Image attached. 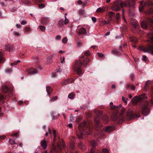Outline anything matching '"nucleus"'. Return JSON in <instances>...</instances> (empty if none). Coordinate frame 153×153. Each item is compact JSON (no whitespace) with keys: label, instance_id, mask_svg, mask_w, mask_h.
Wrapping results in <instances>:
<instances>
[{"label":"nucleus","instance_id":"1","mask_svg":"<svg viewBox=\"0 0 153 153\" xmlns=\"http://www.w3.org/2000/svg\"><path fill=\"white\" fill-rule=\"evenodd\" d=\"M89 126L87 122H85L79 124V128L80 134V135L78 136L79 139L82 138L83 136L88 135L91 133Z\"/></svg>","mask_w":153,"mask_h":153},{"label":"nucleus","instance_id":"2","mask_svg":"<svg viewBox=\"0 0 153 153\" xmlns=\"http://www.w3.org/2000/svg\"><path fill=\"white\" fill-rule=\"evenodd\" d=\"M139 107L142 110V113L144 115H147L149 112V110L148 107V101L145 100L142 101L140 104Z\"/></svg>","mask_w":153,"mask_h":153},{"label":"nucleus","instance_id":"3","mask_svg":"<svg viewBox=\"0 0 153 153\" xmlns=\"http://www.w3.org/2000/svg\"><path fill=\"white\" fill-rule=\"evenodd\" d=\"M139 49L144 52V53H151L153 55V46L148 45L146 46H142L139 47Z\"/></svg>","mask_w":153,"mask_h":153},{"label":"nucleus","instance_id":"4","mask_svg":"<svg viewBox=\"0 0 153 153\" xmlns=\"http://www.w3.org/2000/svg\"><path fill=\"white\" fill-rule=\"evenodd\" d=\"M147 98L146 95L144 94L143 95L139 96H136L133 98L131 101L134 105H136L140 100H142V101L145 100V99Z\"/></svg>","mask_w":153,"mask_h":153},{"label":"nucleus","instance_id":"5","mask_svg":"<svg viewBox=\"0 0 153 153\" xmlns=\"http://www.w3.org/2000/svg\"><path fill=\"white\" fill-rule=\"evenodd\" d=\"M134 0H131V1L128 0L126 2H122L121 0H120L119 2L120 3V7L122 8H123L124 7H131L133 6L134 4L132 3V4H130L131 2H134Z\"/></svg>","mask_w":153,"mask_h":153},{"label":"nucleus","instance_id":"6","mask_svg":"<svg viewBox=\"0 0 153 153\" xmlns=\"http://www.w3.org/2000/svg\"><path fill=\"white\" fill-rule=\"evenodd\" d=\"M120 0H117L114 3L112 7V9L116 11H118L120 10V6L119 1Z\"/></svg>","mask_w":153,"mask_h":153},{"label":"nucleus","instance_id":"7","mask_svg":"<svg viewBox=\"0 0 153 153\" xmlns=\"http://www.w3.org/2000/svg\"><path fill=\"white\" fill-rule=\"evenodd\" d=\"M127 116L128 120H131L139 117V116H137L133 113V111L131 109H128L127 113Z\"/></svg>","mask_w":153,"mask_h":153},{"label":"nucleus","instance_id":"8","mask_svg":"<svg viewBox=\"0 0 153 153\" xmlns=\"http://www.w3.org/2000/svg\"><path fill=\"white\" fill-rule=\"evenodd\" d=\"M89 62V59L87 58H85L83 60V62H82L80 60L77 61L76 62V67H77L79 65L85 66L87 63Z\"/></svg>","mask_w":153,"mask_h":153},{"label":"nucleus","instance_id":"9","mask_svg":"<svg viewBox=\"0 0 153 153\" xmlns=\"http://www.w3.org/2000/svg\"><path fill=\"white\" fill-rule=\"evenodd\" d=\"M76 62L75 63V64L74 66L73 67V70L76 71V72L77 73L78 75H80L82 74V71L80 69V67L81 65H79L77 67H76Z\"/></svg>","mask_w":153,"mask_h":153},{"label":"nucleus","instance_id":"10","mask_svg":"<svg viewBox=\"0 0 153 153\" xmlns=\"http://www.w3.org/2000/svg\"><path fill=\"white\" fill-rule=\"evenodd\" d=\"M26 71L30 74H33L37 73V71L35 69L33 68H28L26 70Z\"/></svg>","mask_w":153,"mask_h":153},{"label":"nucleus","instance_id":"11","mask_svg":"<svg viewBox=\"0 0 153 153\" xmlns=\"http://www.w3.org/2000/svg\"><path fill=\"white\" fill-rule=\"evenodd\" d=\"M94 121L97 124L96 129L97 130H99V128L101 126V124L100 123L99 117H97L94 120Z\"/></svg>","mask_w":153,"mask_h":153},{"label":"nucleus","instance_id":"12","mask_svg":"<svg viewBox=\"0 0 153 153\" xmlns=\"http://www.w3.org/2000/svg\"><path fill=\"white\" fill-rule=\"evenodd\" d=\"M49 19L48 18L43 17L42 18L41 22L42 24L46 25L49 23Z\"/></svg>","mask_w":153,"mask_h":153},{"label":"nucleus","instance_id":"13","mask_svg":"<svg viewBox=\"0 0 153 153\" xmlns=\"http://www.w3.org/2000/svg\"><path fill=\"white\" fill-rule=\"evenodd\" d=\"M78 33L80 35H85L86 33V30L83 27H81L78 29Z\"/></svg>","mask_w":153,"mask_h":153},{"label":"nucleus","instance_id":"14","mask_svg":"<svg viewBox=\"0 0 153 153\" xmlns=\"http://www.w3.org/2000/svg\"><path fill=\"white\" fill-rule=\"evenodd\" d=\"M148 36L149 37H150V39L149 40H148V42H149L153 45V33H149L148 34Z\"/></svg>","mask_w":153,"mask_h":153},{"label":"nucleus","instance_id":"15","mask_svg":"<svg viewBox=\"0 0 153 153\" xmlns=\"http://www.w3.org/2000/svg\"><path fill=\"white\" fill-rule=\"evenodd\" d=\"M41 146L43 149H45L47 147L46 141L45 140H42L40 143Z\"/></svg>","mask_w":153,"mask_h":153},{"label":"nucleus","instance_id":"16","mask_svg":"<svg viewBox=\"0 0 153 153\" xmlns=\"http://www.w3.org/2000/svg\"><path fill=\"white\" fill-rule=\"evenodd\" d=\"M114 130V128L112 126L107 127L105 129V131L108 133H109Z\"/></svg>","mask_w":153,"mask_h":153},{"label":"nucleus","instance_id":"17","mask_svg":"<svg viewBox=\"0 0 153 153\" xmlns=\"http://www.w3.org/2000/svg\"><path fill=\"white\" fill-rule=\"evenodd\" d=\"M105 8L104 7H100L97 9L96 12L97 13H102L105 11Z\"/></svg>","mask_w":153,"mask_h":153},{"label":"nucleus","instance_id":"18","mask_svg":"<svg viewBox=\"0 0 153 153\" xmlns=\"http://www.w3.org/2000/svg\"><path fill=\"white\" fill-rule=\"evenodd\" d=\"M153 82V80H148L145 83V89L149 87V85L151 84Z\"/></svg>","mask_w":153,"mask_h":153},{"label":"nucleus","instance_id":"19","mask_svg":"<svg viewBox=\"0 0 153 153\" xmlns=\"http://www.w3.org/2000/svg\"><path fill=\"white\" fill-rule=\"evenodd\" d=\"M94 112L97 114V117H99V115H102V111H99L97 109L95 110Z\"/></svg>","mask_w":153,"mask_h":153},{"label":"nucleus","instance_id":"20","mask_svg":"<svg viewBox=\"0 0 153 153\" xmlns=\"http://www.w3.org/2000/svg\"><path fill=\"white\" fill-rule=\"evenodd\" d=\"M102 120L105 123H107L108 122V118L107 115L104 116L102 118Z\"/></svg>","mask_w":153,"mask_h":153},{"label":"nucleus","instance_id":"21","mask_svg":"<svg viewBox=\"0 0 153 153\" xmlns=\"http://www.w3.org/2000/svg\"><path fill=\"white\" fill-rule=\"evenodd\" d=\"M46 91L49 96V94H50L52 91V88L49 86H46Z\"/></svg>","mask_w":153,"mask_h":153},{"label":"nucleus","instance_id":"22","mask_svg":"<svg viewBox=\"0 0 153 153\" xmlns=\"http://www.w3.org/2000/svg\"><path fill=\"white\" fill-rule=\"evenodd\" d=\"M59 147L60 148H63L65 146V144L63 140H62L61 142H59L58 144Z\"/></svg>","mask_w":153,"mask_h":153},{"label":"nucleus","instance_id":"23","mask_svg":"<svg viewBox=\"0 0 153 153\" xmlns=\"http://www.w3.org/2000/svg\"><path fill=\"white\" fill-rule=\"evenodd\" d=\"M4 96L0 94V104H3L4 102Z\"/></svg>","mask_w":153,"mask_h":153},{"label":"nucleus","instance_id":"24","mask_svg":"<svg viewBox=\"0 0 153 153\" xmlns=\"http://www.w3.org/2000/svg\"><path fill=\"white\" fill-rule=\"evenodd\" d=\"M52 116L53 119H56L59 117V115L56 113L53 112L52 113Z\"/></svg>","mask_w":153,"mask_h":153},{"label":"nucleus","instance_id":"25","mask_svg":"<svg viewBox=\"0 0 153 153\" xmlns=\"http://www.w3.org/2000/svg\"><path fill=\"white\" fill-rule=\"evenodd\" d=\"M109 105L111 109H115L118 108V106H117L114 105L112 102H110Z\"/></svg>","mask_w":153,"mask_h":153},{"label":"nucleus","instance_id":"26","mask_svg":"<svg viewBox=\"0 0 153 153\" xmlns=\"http://www.w3.org/2000/svg\"><path fill=\"white\" fill-rule=\"evenodd\" d=\"M108 16L111 18H112L114 17L115 16V14L113 12L111 11L108 13L107 14Z\"/></svg>","mask_w":153,"mask_h":153},{"label":"nucleus","instance_id":"27","mask_svg":"<svg viewBox=\"0 0 153 153\" xmlns=\"http://www.w3.org/2000/svg\"><path fill=\"white\" fill-rule=\"evenodd\" d=\"M15 139L13 138V139H10L9 140V141L10 143L12 145L14 144H17L15 142Z\"/></svg>","mask_w":153,"mask_h":153},{"label":"nucleus","instance_id":"28","mask_svg":"<svg viewBox=\"0 0 153 153\" xmlns=\"http://www.w3.org/2000/svg\"><path fill=\"white\" fill-rule=\"evenodd\" d=\"M141 26L142 28L146 29L147 27V25L146 22H143L141 23Z\"/></svg>","mask_w":153,"mask_h":153},{"label":"nucleus","instance_id":"29","mask_svg":"<svg viewBox=\"0 0 153 153\" xmlns=\"http://www.w3.org/2000/svg\"><path fill=\"white\" fill-rule=\"evenodd\" d=\"M58 26H61L62 25L64 24V21L63 19L60 20L58 22Z\"/></svg>","mask_w":153,"mask_h":153},{"label":"nucleus","instance_id":"30","mask_svg":"<svg viewBox=\"0 0 153 153\" xmlns=\"http://www.w3.org/2000/svg\"><path fill=\"white\" fill-rule=\"evenodd\" d=\"M2 91L4 92L5 93L8 91L7 87L6 86H4L2 88Z\"/></svg>","mask_w":153,"mask_h":153},{"label":"nucleus","instance_id":"31","mask_svg":"<svg viewBox=\"0 0 153 153\" xmlns=\"http://www.w3.org/2000/svg\"><path fill=\"white\" fill-rule=\"evenodd\" d=\"M151 5V3L149 1H147L144 3V7H149Z\"/></svg>","mask_w":153,"mask_h":153},{"label":"nucleus","instance_id":"32","mask_svg":"<svg viewBox=\"0 0 153 153\" xmlns=\"http://www.w3.org/2000/svg\"><path fill=\"white\" fill-rule=\"evenodd\" d=\"M39 28L43 32H45V27L44 26L40 25L39 26Z\"/></svg>","mask_w":153,"mask_h":153},{"label":"nucleus","instance_id":"33","mask_svg":"<svg viewBox=\"0 0 153 153\" xmlns=\"http://www.w3.org/2000/svg\"><path fill=\"white\" fill-rule=\"evenodd\" d=\"M96 141L95 140H93L91 142V144L92 146V148H95L94 147L96 145Z\"/></svg>","mask_w":153,"mask_h":153},{"label":"nucleus","instance_id":"34","mask_svg":"<svg viewBox=\"0 0 153 153\" xmlns=\"http://www.w3.org/2000/svg\"><path fill=\"white\" fill-rule=\"evenodd\" d=\"M75 95L73 93H71L68 95V97L70 99H73Z\"/></svg>","mask_w":153,"mask_h":153},{"label":"nucleus","instance_id":"35","mask_svg":"<svg viewBox=\"0 0 153 153\" xmlns=\"http://www.w3.org/2000/svg\"><path fill=\"white\" fill-rule=\"evenodd\" d=\"M120 19V14L119 13H117L116 14V19L117 22Z\"/></svg>","mask_w":153,"mask_h":153},{"label":"nucleus","instance_id":"36","mask_svg":"<svg viewBox=\"0 0 153 153\" xmlns=\"http://www.w3.org/2000/svg\"><path fill=\"white\" fill-rule=\"evenodd\" d=\"M147 22L151 25H152L153 24V20L152 19H149L147 20Z\"/></svg>","mask_w":153,"mask_h":153},{"label":"nucleus","instance_id":"37","mask_svg":"<svg viewBox=\"0 0 153 153\" xmlns=\"http://www.w3.org/2000/svg\"><path fill=\"white\" fill-rule=\"evenodd\" d=\"M68 41V39L66 37L62 39V42L64 44H66L67 43Z\"/></svg>","mask_w":153,"mask_h":153},{"label":"nucleus","instance_id":"38","mask_svg":"<svg viewBox=\"0 0 153 153\" xmlns=\"http://www.w3.org/2000/svg\"><path fill=\"white\" fill-rule=\"evenodd\" d=\"M79 147L82 149H84L85 148V147L84 145L82 143H80L79 144Z\"/></svg>","mask_w":153,"mask_h":153},{"label":"nucleus","instance_id":"39","mask_svg":"<svg viewBox=\"0 0 153 153\" xmlns=\"http://www.w3.org/2000/svg\"><path fill=\"white\" fill-rule=\"evenodd\" d=\"M13 34L14 35L17 36H20V34L18 32L14 31L13 32Z\"/></svg>","mask_w":153,"mask_h":153},{"label":"nucleus","instance_id":"40","mask_svg":"<svg viewBox=\"0 0 153 153\" xmlns=\"http://www.w3.org/2000/svg\"><path fill=\"white\" fill-rule=\"evenodd\" d=\"M69 22V21L68 19H67L66 16H65V25H67Z\"/></svg>","mask_w":153,"mask_h":153},{"label":"nucleus","instance_id":"41","mask_svg":"<svg viewBox=\"0 0 153 153\" xmlns=\"http://www.w3.org/2000/svg\"><path fill=\"white\" fill-rule=\"evenodd\" d=\"M68 84V81L66 80L63 81L62 83V85L63 86H65Z\"/></svg>","mask_w":153,"mask_h":153},{"label":"nucleus","instance_id":"42","mask_svg":"<svg viewBox=\"0 0 153 153\" xmlns=\"http://www.w3.org/2000/svg\"><path fill=\"white\" fill-rule=\"evenodd\" d=\"M25 32H27L30 31V29L29 28L27 27H25L24 29Z\"/></svg>","mask_w":153,"mask_h":153},{"label":"nucleus","instance_id":"43","mask_svg":"<svg viewBox=\"0 0 153 153\" xmlns=\"http://www.w3.org/2000/svg\"><path fill=\"white\" fill-rule=\"evenodd\" d=\"M19 133L16 132L15 133H13L12 134V136L13 137H18L19 136Z\"/></svg>","mask_w":153,"mask_h":153},{"label":"nucleus","instance_id":"44","mask_svg":"<svg viewBox=\"0 0 153 153\" xmlns=\"http://www.w3.org/2000/svg\"><path fill=\"white\" fill-rule=\"evenodd\" d=\"M45 6V5L44 4H39L38 5L40 9H42Z\"/></svg>","mask_w":153,"mask_h":153},{"label":"nucleus","instance_id":"45","mask_svg":"<svg viewBox=\"0 0 153 153\" xmlns=\"http://www.w3.org/2000/svg\"><path fill=\"white\" fill-rule=\"evenodd\" d=\"M66 81H68V84L72 83L74 81V79H67Z\"/></svg>","mask_w":153,"mask_h":153},{"label":"nucleus","instance_id":"46","mask_svg":"<svg viewBox=\"0 0 153 153\" xmlns=\"http://www.w3.org/2000/svg\"><path fill=\"white\" fill-rule=\"evenodd\" d=\"M56 131L55 130H53V136L54 137V138L53 140L54 141H55V139H56L55 138H56Z\"/></svg>","mask_w":153,"mask_h":153},{"label":"nucleus","instance_id":"47","mask_svg":"<svg viewBox=\"0 0 153 153\" xmlns=\"http://www.w3.org/2000/svg\"><path fill=\"white\" fill-rule=\"evenodd\" d=\"M97 55L99 57L102 58L104 56V54L102 53H97Z\"/></svg>","mask_w":153,"mask_h":153},{"label":"nucleus","instance_id":"48","mask_svg":"<svg viewBox=\"0 0 153 153\" xmlns=\"http://www.w3.org/2000/svg\"><path fill=\"white\" fill-rule=\"evenodd\" d=\"M102 151L104 153H108V150L106 148H104L102 149Z\"/></svg>","mask_w":153,"mask_h":153},{"label":"nucleus","instance_id":"49","mask_svg":"<svg viewBox=\"0 0 153 153\" xmlns=\"http://www.w3.org/2000/svg\"><path fill=\"white\" fill-rule=\"evenodd\" d=\"M122 99L123 101L126 103V105L127 102V100L125 98L123 97H122Z\"/></svg>","mask_w":153,"mask_h":153},{"label":"nucleus","instance_id":"50","mask_svg":"<svg viewBox=\"0 0 153 153\" xmlns=\"http://www.w3.org/2000/svg\"><path fill=\"white\" fill-rule=\"evenodd\" d=\"M82 45V42L80 40L78 41L77 43V45L78 46L80 47Z\"/></svg>","mask_w":153,"mask_h":153},{"label":"nucleus","instance_id":"51","mask_svg":"<svg viewBox=\"0 0 153 153\" xmlns=\"http://www.w3.org/2000/svg\"><path fill=\"white\" fill-rule=\"evenodd\" d=\"M84 54L86 56H89L90 55V53L89 51H88L85 52Z\"/></svg>","mask_w":153,"mask_h":153},{"label":"nucleus","instance_id":"52","mask_svg":"<svg viewBox=\"0 0 153 153\" xmlns=\"http://www.w3.org/2000/svg\"><path fill=\"white\" fill-rule=\"evenodd\" d=\"M58 98V97H53L51 99V102H53L55 100H56Z\"/></svg>","mask_w":153,"mask_h":153},{"label":"nucleus","instance_id":"53","mask_svg":"<svg viewBox=\"0 0 153 153\" xmlns=\"http://www.w3.org/2000/svg\"><path fill=\"white\" fill-rule=\"evenodd\" d=\"M21 23L22 25H25L27 24V22L26 21L23 20L21 22Z\"/></svg>","mask_w":153,"mask_h":153},{"label":"nucleus","instance_id":"54","mask_svg":"<svg viewBox=\"0 0 153 153\" xmlns=\"http://www.w3.org/2000/svg\"><path fill=\"white\" fill-rule=\"evenodd\" d=\"M134 27L135 28H136V27H137L138 25L136 22V21H135L134 22V23L133 24Z\"/></svg>","mask_w":153,"mask_h":153},{"label":"nucleus","instance_id":"55","mask_svg":"<svg viewBox=\"0 0 153 153\" xmlns=\"http://www.w3.org/2000/svg\"><path fill=\"white\" fill-rule=\"evenodd\" d=\"M84 11L83 10H79V13L81 15H82L84 14Z\"/></svg>","mask_w":153,"mask_h":153},{"label":"nucleus","instance_id":"56","mask_svg":"<svg viewBox=\"0 0 153 153\" xmlns=\"http://www.w3.org/2000/svg\"><path fill=\"white\" fill-rule=\"evenodd\" d=\"M91 19L93 22L94 23H95L96 22V19L95 17H93L91 18Z\"/></svg>","mask_w":153,"mask_h":153},{"label":"nucleus","instance_id":"57","mask_svg":"<svg viewBox=\"0 0 153 153\" xmlns=\"http://www.w3.org/2000/svg\"><path fill=\"white\" fill-rule=\"evenodd\" d=\"M61 38V37L60 35H57L56 37V39L57 40H60Z\"/></svg>","mask_w":153,"mask_h":153},{"label":"nucleus","instance_id":"58","mask_svg":"<svg viewBox=\"0 0 153 153\" xmlns=\"http://www.w3.org/2000/svg\"><path fill=\"white\" fill-rule=\"evenodd\" d=\"M12 70L11 69H7V70H6V73H10L12 72Z\"/></svg>","mask_w":153,"mask_h":153},{"label":"nucleus","instance_id":"59","mask_svg":"<svg viewBox=\"0 0 153 153\" xmlns=\"http://www.w3.org/2000/svg\"><path fill=\"white\" fill-rule=\"evenodd\" d=\"M95 151V149L94 148H92L91 149L90 152L88 153H93Z\"/></svg>","mask_w":153,"mask_h":153},{"label":"nucleus","instance_id":"60","mask_svg":"<svg viewBox=\"0 0 153 153\" xmlns=\"http://www.w3.org/2000/svg\"><path fill=\"white\" fill-rule=\"evenodd\" d=\"M48 133L49 134H52V132L51 130V129L50 127H48Z\"/></svg>","mask_w":153,"mask_h":153},{"label":"nucleus","instance_id":"61","mask_svg":"<svg viewBox=\"0 0 153 153\" xmlns=\"http://www.w3.org/2000/svg\"><path fill=\"white\" fill-rule=\"evenodd\" d=\"M146 56H143V58H142V60L143 61H146Z\"/></svg>","mask_w":153,"mask_h":153},{"label":"nucleus","instance_id":"62","mask_svg":"<svg viewBox=\"0 0 153 153\" xmlns=\"http://www.w3.org/2000/svg\"><path fill=\"white\" fill-rule=\"evenodd\" d=\"M2 59V54L1 51H0V62H1Z\"/></svg>","mask_w":153,"mask_h":153},{"label":"nucleus","instance_id":"63","mask_svg":"<svg viewBox=\"0 0 153 153\" xmlns=\"http://www.w3.org/2000/svg\"><path fill=\"white\" fill-rule=\"evenodd\" d=\"M117 51L115 50H113L112 51V53L116 54L117 53Z\"/></svg>","mask_w":153,"mask_h":153},{"label":"nucleus","instance_id":"64","mask_svg":"<svg viewBox=\"0 0 153 153\" xmlns=\"http://www.w3.org/2000/svg\"><path fill=\"white\" fill-rule=\"evenodd\" d=\"M51 76L52 77H55L56 76V73H52L51 74Z\"/></svg>","mask_w":153,"mask_h":153}]
</instances>
